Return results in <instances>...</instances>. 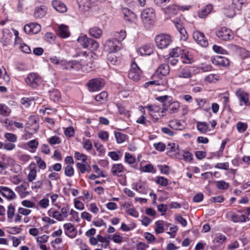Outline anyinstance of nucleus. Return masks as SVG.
<instances>
[{
    "label": "nucleus",
    "mask_w": 250,
    "mask_h": 250,
    "mask_svg": "<svg viewBox=\"0 0 250 250\" xmlns=\"http://www.w3.org/2000/svg\"><path fill=\"white\" fill-rule=\"evenodd\" d=\"M79 56L82 57L81 59L82 71L85 72L92 71L95 67L92 54L91 53H87L85 51L82 52L79 54Z\"/></svg>",
    "instance_id": "1"
},
{
    "label": "nucleus",
    "mask_w": 250,
    "mask_h": 250,
    "mask_svg": "<svg viewBox=\"0 0 250 250\" xmlns=\"http://www.w3.org/2000/svg\"><path fill=\"white\" fill-rule=\"evenodd\" d=\"M39 118L36 116H31L25 125V130L27 133L25 134L26 138L31 137V135L36 133L39 128Z\"/></svg>",
    "instance_id": "2"
},
{
    "label": "nucleus",
    "mask_w": 250,
    "mask_h": 250,
    "mask_svg": "<svg viewBox=\"0 0 250 250\" xmlns=\"http://www.w3.org/2000/svg\"><path fill=\"white\" fill-rule=\"evenodd\" d=\"M121 45L120 41L117 39H109L105 42L104 48V51L110 54L120 50Z\"/></svg>",
    "instance_id": "3"
},
{
    "label": "nucleus",
    "mask_w": 250,
    "mask_h": 250,
    "mask_svg": "<svg viewBox=\"0 0 250 250\" xmlns=\"http://www.w3.org/2000/svg\"><path fill=\"white\" fill-rule=\"evenodd\" d=\"M155 10L152 8L144 9L141 13V18L145 24H152L154 22Z\"/></svg>",
    "instance_id": "4"
},
{
    "label": "nucleus",
    "mask_w": 250,
    "mask_h": 250,
    "mask_svg": "<svg viewBox=\"0 0 250 250\" xmlns=\"http://www.w3.org/2000/svg\"><path fill=\"white\" fill-rule=\"evenodd\" d=\"M180 107V103L177 101L166 102L163 104L162 110L161 111V115L164 116V112L168 111L169 113L173 114L178 112Z\"/></svg>",
    "instance_id": "5"
},
{
    "label": "nucleus",
    "mask_w": 250,
    "mask_h": 250,
    "mask_svg": "<svg viewBox=\"0 0 250 250\" xmlns=\"http://www.w3.org/2000/svg\"><path fill=\"white\" fill-rule=\"evenodd\" d=\"M142 75V71L136 62H132L128 73V78L134 82H138L140 80Z\"/></svg>",
    "instance_id": "6"
},
{
    "label": "nucleus",
    "mask_w": 250,
    "mask_h": 250,
    "mask_svg": "<svg viewBox=\"0 0 250 250\" xmlns=\"http://www.w3.org/2000/svg\"><path fill=\"white\" fill-rule=\"evenodd\" d=\"M26 84L32 88L37 87L42 82L40 76L36 73H31L25 79Z\"/></svg>",
    "instance_id": "7"
},
{
    "label": "nucleus",
    "mask_w": 250,
    "mask_h": 250,
    "mask_svg": "<svg viewBox=\"0 0 250 250\" xmlns=\"http://www.w3.org/2000/svg\"><path fill=\"white\" fill-rule=\"evenodd\" d=\"M155 41L156 46L160 49L167 47L171 42L170 37L167 34H161L156 36Z\"/></svg>",
    "instance_id": "8"
},
{
    "label": "nucleus",
    "mask_w": 250,
    "mask_h": 250,
    "mask_svg": "<svg viewBox=\"0 0 250 250\" xmlns=\"http://www.w3.org/2000/svg\"><path fill=\"white\" fill-rule=\"evenodd\" d=\"M216 35L218 38L224 41L230 40L233 38L232 31L226 27L218 29L216 31Z\"/></svg>",
    "instance_id": "9"
},
{
    "label": "nucleus",
    "mask_w": 250,
    "mask_h": 250,
    "mask_svg": "<svg viewBox=\"0 0 250 250\" xmlns=\"http://www.w3.org/2000/svg\"><path fill=\"white\" fill-rule=\"evenodd\" d=\"M104 81L99 78L92 79L87 83L88 89L90 91H98L104 86Z\"/></svg>",
    "instance_id": "10"
},
{
    "label": "nucleus",
    "mask_w": 250,
    "mask_h": 250,
    "mask_svg": "<svg viewBox=\"0 0 250 250\" xmlns=\"http://www.w3.org/2000/svg\"><path fill=\"white\" fill-rule=\"evenodd\" d=\"M193 38L196 42L202 47H206L208 46V40L203 33L198 31H194L193 33Z\"/></svg>",
    "instance_id": "11"
},
{
    "label": "nucleus",
    "mask_w": 250,
    "mask_h": 250,
    "mask_svg": "<svg viewBox=\"0 0 250 250\" xmlns=\"http://www.w3.org/2000/svg\"><path fill=\"white\" fill-rule=\"evenodd\" d=\"M79 7L82 10L87 11L97 5L95 0H77Z\"/></svg>",
    "instance_id": "12"
},
{
    "label": "nucleus",
    "mask_w": 250,
    "mask_h": 250,
    "mask_svg": "<svg viewBox=\"0 0 250 250\" xmlns=\"http://www.w3.org/2000/svg\"><path fill=\"white\" fill-rule=\"evenodd\" d=\"M41 29V25L37 23L31 22L24 26V30L28 34H37Z\"/></svg>",
    "instance_id": "13"
},
{
    "label": "nucleus",
    "mask_w": 250,
    "mask_h": 250,
    "mask_svg": "<svg viewBox=\"0 0 250 250\" xmlns=\"http://www.w3.org/2000/svg\"><path fill=\"white\" fill-rule=\"evenodd\" d=\"M236 94L239 99L241 105H244L246 106L250 105V103L249 102V95L246 92L241 89H239L236 91Z\"/></svg>",
    "instance_id": "14"
},
{
    "label": "nucleus",
    "mask_w": 250,
    "mask_h": 250,
    "mask_svg": "<svg viewBox=\"0 0 250 250\" xmlns=\"http://www.w3.org/2000/svg\"><path fill=\"white\" fill-rule=\"evenodd\" d=\"M211 61L215 65L219 66H225L229 64V61L228 59L218 55L212 57Z\"/></svg>",
    "instance_id": "15"
},
{
    "label": "nucleus",
    "mask_w": 250,
    "mask_h": 250,
    "mask_svg": "<svg viewBox=\"0 0 250 250\" xmlns=\"http://www.w3.org/2000/svg\"><path fill=\"white\" fill-rule=\"evenodd\" d=\"M192 67L187 66L181 69L178 73V77L180 78L190 79L194 74L191 70Z\"/></svg>",
    "instance_id": "16"
},
{
    "label": "nucleus",
    "mask_w": 250,
    "mask_h": 250,
    "mask_svg": "<svg viewBox=\"0 0 250 250\" xmlns=\"http://www.w3.org/2000/svg\"><path fill=\"white\" fill-rule=\"evenodd\" d=\"M0 193L9 200H12L16 197L14 192L6 187H0Z\"/></svg>",
    "instance_id": "17"
},
{
    "label": "nucleus",
    "mask_w": 250,
    "mask_h": 250,
    "mask_svg": "<svg viewBox=\"0 0 250 250\" xmlns=\"http://www.w3.org/2000/svg\"><path fill=\"white\" fill-rule=\"evenodd\" d=\"M63 227L65 230V233L70 238H74L77 235V232L74 226L70 223L64 224Z\"/></svg>",
    "instance_id": "18"
},
{
    "label": "nucleus",
    "mask_w": 250,
    "mask_h": 250,
    "mask_svg": "<svg viewBox=\"0 0 250 250\" xmlns=\"http://www.w3.org/2000/svg\"><path fill=\"white\" fill-rule=\"evenodd\" d=\"M52 5L57 11L60 13H64L67 10L65 5L58 0H53L52 1Z\"/></svg>",
    "instance_id": "19"
},
{
    "label": "nucleus",
    "mask_w": 250,
    "mask_h": 250,
    "mask_svg": "<svg viewBox=\"0 0 250 250\" xmlns=\"http://www.w3.org/2000/svg\"><path fill=\"white\" fill-rule=\"evenodd\" d=\"M225 14L229 18L233 17L236 14V10H237L232 4L229 3L225 6L224 8Z\"/></svg>",
    "instance_id": "20"
},
{
    "label": "nucleus",
    "mask_w": 250,
    "mask_h": 250,
    "mask_svg": "<svg viewBox=\"0 0 250 250\" xmlns=\"http://www.w3.org/2000/svg\"><path fill=\"white\" fill-rule=\"evenodd\" d=\"M167 154L170 156H173L179 152V146L176 143H169L167 146Z\"/></svg>",
    "instance_id": "21"
},
{
    "label": "nucleus",
    "mask_w": 250,
    "mask_h": 250,
    "mask_svg": "<svg viewBox=\"0 0 250 250\" xmlns=\"http://www.w3.org/2000/svg\"><path fill=\"white\" fill-rule=\"evenodd\" d=\"M138 52L141 55H150L153 52V46L151 44H146L139 48Z\"/></svg>",
    "instance_id": "22"
},
{
    "label": "nucleus",
    "mask_w": 250,
    "mask_h": 250,
    "mask_svg": "<svg viewBox=\"0 0 250 250\" xmlns=\"http://www.w3.org/2000/svg\"><path fill=\"white\" fill-rule=\"evenodd\" d=\"M124 169V166L121 164H114L111 168V173L114 176H120L122 175Z\"/></svg>",
    "instance_id": "23"
},
{
    "label": "nucleus",
    "mask_w": 250,
    "mask_h": 250,
    "mask_svg": "<svg viewBox=\"0 0 250 250\" xmlns=\"http://www.w3.org/2000/svg\"><path fill=\"white\" fill-rule=\"evenodd\" d=\"M212 5L208 4L198 11V16L201 18H204L212 11Z\"/></svg>",
    "instance_id": "24"
},
{
    "label": "nucleus",
    "mask_w": 250,
    "mask_h": 250,
    "mask_svg": "<svg viewBox=\"0 0 250 250\" xmlns=\"http://www.w3.org/2000/svg\"><path fill=\"white\" fill-rule=\"evenodd\" d=\"M47 8L44 6H41L40 7H37L34 11V16L35 18L41 19L43 17L46 13Z\"/></svg>",
    "instance_id": "25"
},
{
    "label": "nucleus",
    "mask_w": 250,
    "mask_h": 250,
    "mask_svg": "<svg viewBox=\"0 0 250 250\" xmlns=\"http://www.w3.org/2000/svg\"><path fill=\"white\" fill-rule=\"evenodd\" d=\"M67 26L62 24L59 26L58 35L62 38H66L70 36Z\"/></svg>",
    "instance_id": "26"
},
{
    "label": "nucleus",
    "mask_w": 250,
    "mask_h": 250,
    "mask_svg": "<svg viewBox=\"0 0 250 250\" xmlns=\"http://www.w3.org/2000/svg\"><path fill=\"white\" fill-rule=\"evenodd\" d=\"M27 188V186L26 184H24L17 187L15 189L21 198H24L29 195V192L26 191Z\"/></svg>",
    "instance_id": "27"
},
{
    "label": "nucleus",
    "mask_w": 250,
    "mask_h": 250,
    "mask_svg": "<svg viewBox=\"0 0 250 250\" xmlns=\"http://www.w3.org/2000/svg\"><path fill=\"white\" fill-rule=\"evenodd\" d=\"M157 72L163 76H167L170 72L169 66L167 64L163 63L158 67Z\"/></svg>",
    "instance_id": "28"
},
{
    "label": "nucleus",
    "mask_w": 250,
    "mask_h": 250,
    "mask_svg": "<svg viewBox=\"0 0 250 250\" xmlns=\"http://www.w3.org/2000/svg\"><path fill=\"white\" fill-rule=\"evenodd\" d=\"M123 12L124 15L125 19L129 21H132L135 18V14L130 11L128 8H124Z\"/></svg>",
    "instance_id": "29"
},
{
    "label": "nucleus",
    "mask_w": 250,
    "mask_h": 250,
    "mask_svg": "<svg viewBox=\"0 0 250 250\" xmlns=\"http://www.w3.org/2000/svg\"><path fill=\"white\" fill-rule=\"evenodd\" d=\"M102 30L97 27H92L89 30V35L95 38H99L102 35Z\"/></svg>",
    "instance_id": "30"
},
{
    "label": "nucleus",
    "mask_w": 250,
    "mask_h": 250,
    "mask_svg": "<svg viewBox=\"0 0 250 250\" xmlns=\"http://www.w3.org/2000/svg\"><path fill=\"white\" fill-rule=\"evenodd\" d=\"M87 44V47L86 48H88L91 51H95L99 47V43L96 41L90 38H88Z\"/></svg>",
    "instance_id": "31"
},
{
    "label": "nucleus",
    "mask_w": 250,
    "mask_h": 250,
    "mask_svg": "<svg viewBox=\"0 0 250 250\" xmlns=\"http://www.w3.org/2000/svg\"><path fill=\"white\" fill-rule=\"evenodd\" d=\"M197 128L202 133H206L208 130V125L206 122H197Z\"/></svg>",
    "instance_id": "32"
},
{
    "label": "nucleus",
    "mask_w": 250,
    "mask_h": 250,
    "mask_svg": "<svg viewBox=\"0 0 250 250\" xmlns=\"http://www.w3.org/2000/svg\"><path fill=\"white\" fill-rule=\"evenodd\" d=\"M183 50L179 47L173 48L169 53L171 58H178L183 54Z\"/></svg>",
    "instance_id": "33"
},
{
    "label": "nucleus",
    "mask_w": 250,
    "mask_h": 250,
    "mask_svg": "<svg viewBox=\"0 0 250 250\" xmlns=\"http://www.w3.org/2000/svg\"><path fill=\"white\" fill-rule=\"evenodd\" d=\"M88 38L86 35L81 34L78 38V42L84 48L87 47Z\"/></svg>",
    "instance_id": "34"
},
{
    "label": "nucleus",
    "mask_w": 250,
    "mask_h": 250,
    "mask_svg": "<svg viewBox=\"0 0 250 250\" xmlns=\"http://www.w3.org/2000/svg\"><path fill=\"white\" fill-rule=\"evenodd\" d=\"M108 95L106 92L103 91L95 96V100L103 104L107 100Z\"/></svg>",
    "instance_id": "35"
},
{
    "label": "nucleus",
    "mask_w": 250,
    "mask_h": 250,
    "mask_svg": "<svg viewBox=\"0 0 250 250\" xmlns=\"http://www.w3.org/2000/svg\"><path fill=\"white\" fill-rule=\"evenodd\" d=\"M11 110L5 104H0V114L3 116H8L10 115Z\"/></svg>",
    "instance_id": "36"
},
{
    "label": "nucleus",
    "mask_w": 250,
    "mask_h": 250,
    "mask_svg": "<svg viewBox=\"0 0 250 250\" xmlns=\"http://www.w3.org/2000/svg\"><path fill=\"white\" fill-rule=\"evenodd\" d=\"M48 182L50 187H52V184L51 183L52 181H56L60 179V175L58 173L55 172H51L50 174H49L48 176Z\"/></svg>",
    "instance_id": "37"
},
{
    "label": "nucleus",
    "mask_w": 250,
    "mask_h": 250,
    "mask_svg": "<svg viewBox=\"0 0 250 250\" xmlns=\"http://www.w3.org/2000/svg\"><path fill=\"white\" fill-rule=\"evenodd\" d=\"M168 126L175 130H181L183 128L182 125L177 120H172L169 122Z\"/></svg>",
    "instance_id": "38"
},
{
    "label": "nucleus",
    "mask_w": 250,
    "mask_h": 250,
    "mask_svg": "<svg viewBox=\"0 0 250 250\" xmlns=\"http://www.w3.org/2000/svg\"><path fill=\"white\" fill-rule=\"evenodd\" d=\"M231 221L235 223L244 222L246 221V217L245 215L233 214L231 215Z\"/></svg>",
    "instance_id": "39"
},
{
    "label": "nucleus",
    "mask_w": 250,
    "mask_h": 250,
    "mask_svg": "<svg viewBox=\"0 0 250 250\" xmlns=\"http://www.w3.org/2000/svg\"><path fill=\"white\" fill-rule=\"evenodd\" d=\"M195 101L199 108H202L205 110L209 109L210 107L208 105L207 107H205V105L207 103V101L205 99L196 98Z\"/></svg>",
    "instance_id": "40"
},
{
    "label": "nucleus",
    "mask_w": 250,
    "mask_h": 250,
    "mask_svg": "<svg viewBox=\"0 0 250 250\" xmlns=\"http://www.w3.org/2000/svg\"><path fill=\"white\" fill-rule=\"evenodd\" d=\"M50 97L51 100L54 102L58 101L61 98L60 92L56 89H53L50 92Z\"/></svg>",
    "instance_id": "41"
},
{
    "label": "nucleus",
    "mask_w": 250,
    "mask_h": 250,
    "mask_svg": "<svg viewBox=\"0 0 250 250\" xmlns=\"http://www.w3.org/2000/svg\"><path fill=\"white\" fill-rule=\"evenodd\" d=\"M11 37V35H9L8 33H6L5 31L3 30L2 37L0 39V42L3 44V45H6L9 43Z\"/></svg>",
    "instance_id": "42"
},
{
    "label": "nucleus",
    "mask_w": 250,
    "mask_h": 250,
    "mask_svg": "<svg viewBox=\"0 0 250 250\" xmlns=\"http://www.w3.org/2000/svg\"><path fill=\"white\" fill-rule=\"evenodd\" d=\"M156 228L155 229L156 233L159 234L163 233L164 231V221H158L155 223Z\"/></svg>",
    "instance_id": "43"
},
{
    "label": "nucleus",
    "mask_w": 250,
    "mask_h": 250,
    "mask_svg": "<svg viewBox=\"0 0 250 250\" xmlns=\"http://www.w3.org/2000/svg\"><path fill=\"white\" fill-rule=\"evenodd\" d=\"M179 11V8L175 5H170L167 8L166 12L169 15H176Z\"/></svg>",
    "instance_id": "44"
},
{
    "label": "nucleus",
    "mask_w": 250,
    "mask_h": 250,
    "mask_svg": "<svg viewBox=\"0 0 250 250\" xmlns=\"http://www.w3.org/2000/svg\"><path fill=\"white\" fill-rule=\"evenodd\" d=\"M74 169L73 167L67 165L64 167V174L67 177H71L74 175Z\"/></svg>",
    "instance_id": "45"
},
{
    "label": "nucleus",
    "mask_w": 250,
    "mask_h": 250,
    "mask_svg": "<svg viewBox=\"0 0 250 250\" xmlns=\"http://www.w3.org/2000/svg\"><path fill=\"white\" fill-rule=\"evenodd\" d=\"M245 0H230L229 2L232 4L236 8L237 10L241 9V6L244 3Z\"/></svg>",
    "instance_id": "46"
},
{
    "label": "nucleus",
    "mask_w": 250,
    "mask_h": 250,
    "mask_svg": "<svg viewBox=\"0 0 250 250\" xmlns=\"http://www.w3.org/2000/svg\"><path fill=\"white\" fill-rule=\"evenodd\" d=\"M229 184L224 181H219L216 182V187L218 188L226 190L228 188Z\"/></svg>",
    "instance_id": "47"
},
{
    "label": "nucleus",
    "mask_w": 250,
    "mask_h": 250,
    "mask_svg": "<svg viewBox=\"0 0 250 250\" xmlns=\"http://www.w3.org/2000/svg\"><path fill=\"white\" fill-rule=\"evenodd\" d=\"M181 59L182 60V62L183 63L190 64L192 62V58L189 56L188 54L186 53L184 54H183L182 55Z\"/></svg>",
    "instance_id": "48"
},
{
    "label": "nucleus",
    "mask_w": 250,
    "mask_h": 250,
    "mask_svg": "<svg viewBox=\"0 0 250 250\" xmlns=\"http://www.w3.org/2000/svg\"><path fill=\"white\" fill-rule=\"evenodd\" d=\"M110 238V235H107L105 237H103L102 235L99 234L97 235V240L98 241L101 243H106V245L105 246V248L107 245H108L110 243L109 239Z\"/></svg>",
    "instance_id": "49"
},
{
    "label": "nucleus",
    "mask_w": 250,
    "mask_h": 250,
    "mask_svg": "<svg viewBox=\"0 0 250 250\" xmlns=\"http://www.w3.org/2000/svg\"><path fill=\"white\" fill-rule=\"evenodd\" d=\"M115 136L116 137L117 142L119 144L122 143L125 140V138H126L125 135L123 133H121L120 132L115 133Z\"/></svg>",
    "instance_id": "50"
},
{
    "label": "nucleus",
    "mask_w": 250,
    "mask_h": 250,
    "mask_svg": "<svg viewBox=\"0 0 250 250\" xmlns=\"http://www.w3.org/2000/svg\"><path fill=\"white\" fill-rule=\"evenodd\" d=\"M236 127L239 132L242 133L245 131L248 127L247 124L246 123L238 122L236 124Z\"/></svg>",
    "instance_id": "51"
},
{
    "label": "nucleus",
    "mask_w": 250,
    "mask_h": 250,
    "mask_svg": "<svg viewBox=\"0 0 250 250\" xmlns=\"http://www.w3.org/2000/svg\"><path fill=\"white\" fill-rule=\"evenodd\" d=\"M15 208L11 204L8 207L7 217L8 219H12L15 215Z\"/></svg>",
    "instance_id": "52"
},
{
    "label": "nucleus",
    "mask_w": 250,
    "mask_h": 250,
    "mask_svg": "<svg viewBox=\"0 0 250 250\" xmlns=\"http://www.w3.org/2000/svg\"><path fill=\"white\" fill-rule=\"evenodd\" d=\"M125 161L129 165L134 164L135 162V158L129 153H125Z\"/></svg>",
    "instance_id": "53"
},
{
    "label": "nucleus",
    "mask_w": 250,
    "mask_h": 250,
    "mask_svg": "<svg viewBox=\"0 0 250 250\" xmlns=\"http://www.w3.org/2000/svg\"><path fill=\"white\" fill-rule=\"evenodd\" d=\"M141 171L145 172L155 173L156 170L152 165L148 164L144 166L142 169H141Z\"/></svg>",
    "instance_id": "54"
},
{
    "label": "nucleus",
    "mask_w": 250,
    "mask_h": 250,
    "mask_svg": "<svg viewBox=\"0 0 250 250\" xmlns=\"http://www.w3.org/2000/svg\"><path fill=\"white\" fill-rule=\"evenodd\" d=\"M226 240V237L225 235L221 234H217L214 239V242L219 244H222Z\"/></svg>",
    "instance_id": "55"
},
{
    "label": "nucleus",
    "mask_w": 250,
    "mask_h": 250,
    "mask_svg": "<svg viewBox=\"0 0 250 250\" xmlns=\"http://www.w3.org/2000/svg\"><path fill=\"white\" fill-rule=\"evenodd\" d=\"M48 171L52 172L53 170L59 172L62 169V165L60 163H56L52 166H50L48 168Z\"/></svg>",
    "instance_id": "56"
},
{
    "label": "nucleus",
    "mask_w": 250,
    "mask_h": 250,
    "mask_svg": "<svg viewBox=\"0 0 250 250\" xmlns=\"http://www.w3.org/2000/svg\"><path fill=\"white\" fill-rule=\"evenodd\" d=\"M6 139L10 142H15L17 141V137L16 135L10 133H6L4 135Z\"/></svg>",
    "instance_id": "57"
},
{
    "label": "nucleus",
    "mask_w": 250,
    "mask_h": 250,
    "mask_svg": "<svg viewBox=\"0 0 250 250\" xmlns=\"http://www.w3.org/2000/svg\"><path fill=\"white\" fill-rule=\"evenodd\" d=\"M36 159L39 167L42 169H44L46 167L45 162L41 157H37Z\"/></svg>",
    "instance_id": "58"
},
{
    "label": "nucleus",
    "mask_w": 250,
    "mask_h": 250,
    "mask_svg": "<svg viewBox=\"0 0 250 250\" xmlns=\"http://www.w3.org/2000/svg\"><path fill=\"white\" fill-rule=\"evenodd\" d=\"M156 182L162 186L165 187L168 184V180L164 177H158Z\"/></svg>",
    "instance_id": "59"
},
{
    "label": "nucleus",
    "mask_w": 250,
    "mask_h": 250,
    "mask_svg": "<svg viewBox=\"0 0 250 250\" xmlns=\"http://www.w3.org/2000/svg\"><path fill=\"white\" fill-rule=\"evenodd\" d=\"M136 122L138 124H142L145 126H148L150 124V122L148 121H146L144 116L142 115L136 121Z\"/></svg>",
    "instance_id": "60"
},
{
    "label": "nucleus",
    "mask_w": 250,
    "mask_h": 250,
    "mask_svg": "<svg viewBox=\"0 0 250 250\" xmlns=\"http://www.w3.org/2000/svg\"><path fill=\"white\" fill-rule=\"evenodd\" d=\"M213 50L214 52L219 53L221 54H227V51L224 49L222 47L220 46H218L217 45H214L213 46Z\"/></svg>",
    "instance_id": "61"
},
{
    "label": "nucleus",
    "mask_w": 250,
    "mask_h": 250,
    "mask_svg": "<svg viewBox=\"0 0 250 250\" xmlns=\"http://www.w3.org/2000/svg\"><path fill=\"white\" fill-rule=\"evenodd\" d=\"M74 157L78 160H81L83 163L86 162L87 159V157L85 155L82 153H80L78 152H76L75 153Z\"/></svg>",
    "instance_id": "62"
},
{
    "label": "nucleus",
    "mask_w": 250,
    "mask_h": 250,
    "mask_svg": "<svg viewBox=\"0 0 250 250\" xmlns=\"http://www.w3.org/2000/svg\"><path fill=\"white\" fill-rule=\"evenodd\" d=\"M64 133L65 136L71 137L74 136L75 131L73 127H69L65 128Z\"/></svg>",
    "instance_id": "63"
},
{
    "label": "nucleus",
    "mask_w": 250,
    "mask_h": 250,
    "mask_svg": "<svg viewBox=\"0 0 250 250\" xmlns=\"http://www.w3.org/2000/svg\"><path fill=\"white\" fill-rule=\"evenodd\" d=\"M37 171L34 169H31L28 175V180L29 182L33 181L36 177Z\"/></svg>",
    "instance_id": "64"
}]
</instances>
